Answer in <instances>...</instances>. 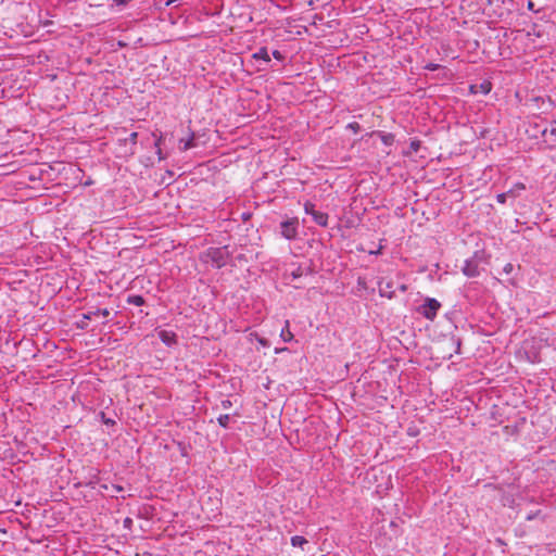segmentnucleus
I'll list each match as a JSON object with an SVG mask.
<instances>
[{
    "label": "nucleus",
    "mask_w": 556,
    "mask_h": 556,
    "mask_svg": "<svg viewBox=\"0 0 556 556\" xmlns=\"http://www.w3.org/2000/svg\"><path fill=\"white\" fill-rule=\"evenodd\" d=\"M230 257L231 254L227 247L210 248L204 253V262L211 263L216 268L224 267Z\"/></svg>",
    "instance_id": "1"
},
{
    "label": "nucleus",
    "mask_w": 556,
    "mask_h": 556,
    "mask_svg": "<svg viewBox=\"0 0 556 556\" xmlns=\"http://www.w3.org/2000/svg\"><path fill=\"white\" fill-rule=\"evenodd\" d=\"M483 254L479 251L475 252L473 255L465 261L462 271L468 278L478 277L481 274V262Z\"/></svg>",
    "instance_id": "2"
},
{
    "label": "nucleus",
    "mask_w": 556,
    "mask_h": 556,
    "mask_svg": "<svg viewBox=\"0 0 556 556\" xmlns=\"http://www.w3.org/2000/svg\"><path fill=\"white\" fill-rule=\"evenodd\" d=\"M378 289L380 295L388 299H392L395 295L397 289H400L402 292L406 291V287L404 285H400L399 282L389 278H381L378 281Z\"/></svg>",
    "instance_id": "3"
},
{
    "label": "nucleus",
    "mask_w": 556,
    "mask_h": 556,
    "mask_svg": "<svg viewBox=\"0 0 556 556\" xmlns=\"http://www.w3.org/2000/svg\"><path fill=\"white\" fill-rule=\"evenodd\" d=\"M441 308V303L433 299V298H427L421 304L417 312L424 316L425 318L429 320H433L437 317L438 311Z\"/></svg>",
    "instance_id": "4"
},
{
    "label": "nucleus",
    "mask_w": 556,
    "mask_h": 556,
    "mask_svg": "<svg viewBox=\"0 0 556 556\" xmlns=\"http://www.w3.org/2000/svg\"><path fill=\"white\" fill-rule=\"evenodd\" d=\"M304 211L306 214H308L313 217V220L317 225H319L321 227H327V225H328V214L327 213L315 210V205L311 202H306L304 204Z\"/></svg>",
    "instance_id": "5"
},
{
    "label": "nucleus",
    "mask_w": 556,
    "mask_h": 556,
    "mask_svg": "<svg viewBox=\"0 0 556 556\" xmlns=\"http://www.w3.org/2000/svg\"><path fill=\"white\" fill-rule=\"evenodd\" d=\"M298 225L299 222L296 218H290L280 224L281 236L288 240H293L298 236Z\"/></svg>",
    "instance_id": "6"
},
{
    "label": "nucleus",
    "mask_w": 556,
    "mask_h": 556,
    "mask_svg": "<svg viewBox=\"0 0 556 556\" xmlns=\"http://www.w3.org/2000/svg\"><path fill=\"white\" fill-rule=\"evenodd\" d=\"M160 340L167 346H172L177 343V336L170 330H160L157 332Z\"/></svg>",
    "instance_id": "7"
},
{
    "label": "nucleus",
    "mask_w": 556,
    "mask_h": 556,
    "mask_svg": "<svg viewBox=\"0 0 556 556\" xmlns=\"http://www.w3.org/2000/svg\"><path fill=\"white\" fill-rule=\"evenodd\" d=\"M110 311L108 308H96V309H91V311H88L87 313H85L83 315V318L84 319H87V320H91L96 317H103V318H108L110 316Z\"/></svg>",
    "instance_id": "8"
},
{
    "label": "nucleus",
    "mask_w": 556,
    "mask_h": 556,
    "mask_svg": "<svg viewBox=\"0 0 556 556\" xmlns=\"http://www.w3.org/2000/svg\"><path fill=\"white\" fill-rule=\"evenodd\" d=\"M194 139H195V136L193 132H190L189 137L186 139L181 138L179 140V149L181 151H187L191 148H194L195 147Z\"/></svg>",
    "instance_id": "9"
},
{
    "label": "nucleus",
    "mask_w": 556,
    "mask_h": 556,
    "mask_svg": "<svg viewBox=\"0 0 556 556\" xmlns=\"http://www.w3.org/2000/svg\"><path fill=\"white\" fill-rule=\"evenodd\" d=\"M137 139H138V132H136V131L131 132L128 138H125L123 140L119 139V142L124 143L125 146L127 143H130L131 147H130V149L128 151L129 155H134L135 154V146L137 144Z\"/></svg>",
    "instance_id": "10"
},
{
    "label": "nucleus",
    "mask_w": 556,
    "mask_h": 556,
    "mask_svg": "<svg viewBox=\"0 0 556 556\" xmlns=\"http://www.w3.org/2000/svg\"><path fill=\"white\" fill-rule=\"evenodd\" d=\"M280 338L285 342H290L293 339V333L290 331V323H289V320L285 321V327L280 331Z\"/></svg>",
    "instance_id": "11"
},
{
    "label": "nucleus",
    "mask_w": 556,
    "mask_h": 556,
    "mask_svg": "<svg viewBox=\"0 0 556 556\" xmlns=\"http://www.w3.org/2000/svg\"><path fill=\"white\" fill-rule=\"evenodd\" d=\"M526 189V186L522 182H517L513 188L506 191L509 198H517L521 191Z\"/></svg>",
    "instance_id": "12"
},
{
    "label": "nucleus",
    "mask_w": 556,
    "mask_h": 556,
    "mask_svg": "<svg viewBox=\"0 0 556 556\" xmlns=\"http://www.w3.org/2000/svg\"><path fill=\"white\" fill-rule=\"evenodd\" d=\"M253 58L256 59V60H263L265 62H269L270 61V56L268 54L267 48H265V47H262L261 49H258V51H256L253 54Z\"/></svg>",
    "instance_id": "13"
},
{
    "label": "nucleus",
    "mask_w": 556,
    "mask_h": 556,
    "mask_svg": "<svg viewBox=\"0 0 556 556\" xmlns=\"http://www.w3.org/2000/svg\"><path fill=\"white\" fill-rule=\"evenodd\" d=\"M144 302L146 301H144L143 296L138 295V294L129 295L127 298V303L136 305V306H141L144 304Z\"/></svg>",
    "instance_id": "14"
},
{
    "label": "nucleus",
    "mask_w": 556,
    "mask_h": 556,
    "mask_svg": "<svg viewBox=\"0 0 556 556\" xmlns=\"http://www.w3.org/2000/svg\"><path fill=\"white\" fill-rule=\"evenodd\" d=\"M477 88H479L480 92L486 94L491 91V83L484 81V83L480 84L479 86H471L472 92H478V90H476Z\"/></svg>",
    "instance_id": "15"
},
{
    "label": "nucleus",
    "mask_w": 556,
    "mask_h": 556,
    "mask_svg": "<svg viewBox=\"0 0 556 556\" xmlns=\"http://www.w3.org/2000/svg\"><path fill=\"white\" fill-rule=\"evenodd\" d=\"M307 543V540L301 535H294L291 538V545L294 547H303Z\"/></svg>",
    "instance_id": "16"
},
{
    "label": "nucleus",
    "mask_w": 556,
    "mask_h": 556,
    "mask_svg": "<svg viewBox=\"0 0 556 556\" xmlns=\"http://www.w3.org/2000/svg\"><path fill=\"white\" fill-rule=\"evenodd\" d=\"M450 342L455 348L454 353H456V354L460 353V345H462L460 339L455 336H452L450 338Z\"/></svg>",
    "instance_id": "17"
},
{
    "label": "nucleus",
    "mask_w": 556,
    "mask_h": 556,
    "mask_svg": "<svg viewBox=\"0 0 556 556\" xmlns=\"http://www.w3.org/2000/svg\"><path fill=\"white\" fill-rule=\"evenodd\" d=\"M218 425L223 428H228L230 421V415L224 414L217 418Z\"/></svg>",
    "instance_id": "18"
},
{
    "label": "nucleus",
    "mask_w": 556,
    "mask_h": 556,
    "mask_svg": "<svg viewBox=\"0 0 556 556\" xmlns=\"http://www.w3.org/2000/svg\"><path fill=\"white\" fill-rule=\"evenodd\" d=\"M304 275V269L302 268V266H298L295 269H293L291 273H290V276L293 278V279H298L300 277H302Z\"/></svg>",
    "instance_id": "19"
},
{
    "label": "nucleus",
    "mask_w": 556,
    "mask_h": 556,
    "mask_svg": "<svg viewBox=\"0 0 556 556\" xmlns=\"http://www.w3.org/2000/svg\"><path fill=\"white\" fill-rule=\"evenodd\" d=\"M101 420L106 426H114L115 425V420L112 419V418H108L104 413H101Z\"/></svg>",
    "instance_id": "20"
},
{
    "label": "nucleus",
    "mask_w": 556,
    "mask_h": 556,
    "mask_svg": "<svg viewBox=\"0 0 556 556\" xmlns=\"http://www.w3.org/2000/svg\"><path fill=\"white\" fill-rule=\"evenodd\" d=\"M508 198H509L508 193L503 192V193L497 194L496 200L498 203L504 204Z\"/></svg>",
    "instance_id": "21"
},
{
    "label": "nucleus",
    "mask_w": 556,
    "mask_h": 556,
    "mask_svg": "<svg viewBox=\"0 0 556 556\" xmlns=\"http://www.w3.org/2000/svg\"><path fill=\"white\" fill-rule=\"evenodd\" d=\"M409 148L413 152H417L420 148V141L418 140H413L409 144Z\"/></svg>",
    "instance_id": "22"
},
{
    "label": "nucleus",
    "mask_w": 556,
    "mask_h": 556,
    "mask_svg": "<svg viewBox=\"0 0 556 556\" xmlns=\"http://www.w3.org/2000/svg\"><path fill=\"white\" fill-rule=\"evenodd\" d=\"M161 140H162V136L155 141V147L157 149L156 153L159 154V159L163 160L164 157L162 156V151H161V148H160Z\"/></svg>",
    "instance_id": "23"
},
{
    "label": "nucleus",
    "mask_w": 556,
    "mask_h": 556,
    "mask_svg": "<svg viewBox=\"0 0 556 556\" xmlns=\"http://www.w3.org/2000/svg\"><path fill=\"white\" fill-rule=\"evenodd\" d=\"M382 141L386 143V144H391L393 142V136L391 134L389 135H383L382 136Z\"/></svg>",
    "instance_id": "24"
},
{
    "label": "nucleus",
    "mask_w": 556,
    "mask_h": 556,
    "mask_svg": "<svg viewBox=\"0 0 556 556\" xmlns=\"http://www.w3.org/2000/svg\"><path fill=\"white\" fill-rule=\"evenodd\" d=\"M514 270V265L511 263H507L504 267H503V271L507 275H509L511 271Z\"/></svg>",
    "instance_id": "25"
},
{
    "label": "nucleus",
    "mask_w": 556,
    "mask_h": 556,
    "mask_svg": "<svg viewBox=\"0 0 556 556\" xmlns=\"http://www.w3.org/2000/svg\"><path fill=\"white\" fill-rule=\"evenodd\" d=\"M348 128H351L354 132H357L359 130V124L356 122L350 123Z\"/></svg>",
    "instance_id": "26"
},
{
    "label": "nucleus",
    "mask_w": 556,
    "mask_h": 556,
    "mask_svg": "<svg viewBox=\"0 0 556 556\" xmlns=\"http://www.w3.org/2000/svg\"><path fill=\"white\" fill-rule=\"evenodd\" d=\"M426 70L428 71H435L439 68V65L438 64H434V63H428L426 66H425Z\"/></svg>",
    "instance_id": "27"
},
{
    "label": "nucleus",
    "mask_w": 556,
    "mask_h": 556,
    "mask_svg": "<svg viewBox=\"0 0 556 556\" xmlns=\"http://www.w3.org/2000/svg\"><path fill=\"white\" fill-rule=\"evenodd\" d=\"M273 56H274L275 59H277V60H282V59H283L282 53H281L280 51H278V50H274V51H273Z\"/></svg>",
    "instance_id": "28"
},
{
    "label": "nucleus",
    "mask_w": 556,
    "mask_h": 556,
    "mask_svg": "<svg viewBox=\"0 0 556 556\" xmlns=\"http://www.w3.org/2000/svg\"><path fill=\"white\" fill-rule=\"evenodd\" d=\"M222 406H223V408L227 409L231 406V402L229 400H224L222 402Z\"/></svg>",
    "instance_id": "29"
},
{
    "label": "nucleus",
    "mask_w": 556,
    "mask_h": 556,
    "mask_svg": "<svg viewBox=\"0 0 556 556\" xmlns=\"http://www.w3.org/2000/svg\"><path fill=\"white\" fill-rule=\"evenodd\" d=\"M113 2H115L116 4L118 5H124L126 4V1L125 0H113Z\"/></svg>",
    "instance_id": "30"
},
{
    "label": "nucleus",
    "mask_w": 556,
    "mask_h": 556,
    "mask_svg": "<svg viewBox=\"0 0 556 556\" xmlns=\"http://www.w3.org/2000/svg\"><path fill=\"white\" fill-rule=\"evenodd\" d=\"M124 525H125V527H129L131 525V519L130 518H126L124 520Z\"/></svg>",
    "instance_id": "31"
},
{
    "label": "nucleus",
    "mask_w": 556,
    "mask_h": 556,
    "mask_svg": "<svg viewBox=\"0 0 556 556\" xmlns=\"http://www.w3.org/2000/svg\"><path fill=\"white\" fill-rule=\"evenodd\" d=\"M533 7H534L533 2H532V1H529V2H528V9H529V10H533Z\"/></svg>",
    "instance_id": "32"
},
{
    "label": "nucleus",
    "mask_w": 556,
    "mask_h": 556,
    "mask_svg": "<svg viewBox=\"0 0 556 556\" xmlns=\"http://www.w3.org/2000/svg\"><path fill=\"white\" fill-rule=\"evenodd\" d=\"M260 343H261V344H263L264 346H266V345H267V341H266L265 339H261V340H260Z\"/></svg>",
    "instance_id": "33"
},
{
    "label": "nucleus",
    "mask_w": 556,
    "mask_h": 556,
    "mask_svg": "<svg viewBox=\"0 0 556 556\" xmlns=\"http://www.w3.org/2000/svg\"><path fill=\"white\" fill-rule=\"evenodd\" d=\"M287 349L286 348H282V349H275V353H280L282 351H286Z\"/></svg>",
    "instance_id": "34"
},
{
    "label": "nucleus",
    "mask_w": 556,
    "mask_h": 556,
    "mask_svg": "<svg viewBox=\"0 0 556 556\" xmlns=\"http://www.w3.org/2000/svg\"><path fill=\"white\" fill-rule=\"evenodd\" d=\"M531 362H532V363L538 362L536 356H534V357L531 359Z\"/></svg>",
    "instance_id": "35"
},
{
    "label": "nucleus",
    "mask_w": 556,
    "mask_h": 556,
    "mask_svg": "<svg viewBox=\"0 0 556 556\" xmlns=\"http://www.w3.org/2000/svg\"><path fill=\"white\" fill-rule=\"evenodd\" d=\"M552 134H553V135H556V128H553V129H552Z\"/></svg>",
    "instance_id": "36"
}]
</instances>
